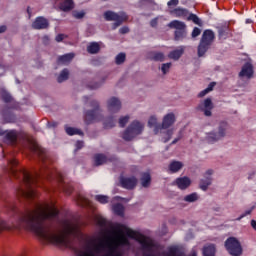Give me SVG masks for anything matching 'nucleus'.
<instances>
[{
	"label": "nucleus",
	"instance_id": "f257e3e1",
	"mask_svg": "<svg viewBox=\"0 0 256 256\" xmlns=\"http://www.w3.org/2000/svg\"><path fill=\"white\" fill-rule=\"evenodd\" d=\"M34 207L18 214V223L13 225L14 229L32 231L43 243L69 247L71 237L79 235V226L69 220L62 221V229L55 224V219L59 217L55 205L35 203Z\"/></svg>",
	"mask_w": 256,
	"mask_h": 256
},
{
	"label": "nucleus",
	"instance_id": "f03ea898",
	"mask_svg": "<svg viewBox=\"0 0 256 256\" xmlns=\"http://www.w3.org/2000/svg\"><path fill=\"white\" fill-rule=\"evenodd\" d=\"M129 245V227L123 225H116L110 232L108 239L99 240V243H95V240H90L84 247V250H77V256H99L105 249L108 252L104 256H123L119 252V247Z\"/></svg>",
	"mask_w": 256,
	"mask_h": 256
},
{
	"label": "nucleus",
	"instance_id": "7ed1b4c3",
	"mask_svg": "<svg viewBox=\"0 0 256 256\" xmlns=\"http://www.w3.org/2000/svg\"><path fill=\"white\" fill-rule=\"evenodd\" d=\"M8 173L14 179H17L21 186L16 189V195L19 199H28V201H33L39 197V192L35 189L39 179L43 177H53L50 172L44 174L43 172H34L33 174L27 171L25 168H17L19 162L15 159L8 161Z\"/></svg>",
	"mask_w": 256,
	"mask_h": 256
},
{
	"label": "nucleus",
	"instance_id": "20e7f679",
	"mask_svg": "<svg viewBox=\"0 0 256 256\" xmlns=\"http://www.w3.org/2000/svg\"><path fill=\"white\" fill-rule=\"evenodd\" d=\"M89 107H91L92 110H87L84 113V121L86 125H91V123H95V121H101L103 119V114H101L99 102L97 100H91L89 102Z\"/></svg>",
	"mask_w": 256,
	"mask_h": 256
},
{
	"label": "nucleus",
	"instance_id": "39448f33",
	"mask_svg": "<svg viewBox=\"0 0 256 256\" xmlns=\"http://www.w3.org/2000/svg\"><path fill=\"white\" fill-rule=\"evenodd\" d=\"M215 40V33L211 30H205L203 32L202 38L198 45V57H203Z\"/></svg>",
	"mask_w": 256,
	"mask_h": 256
},
{
	"label": "nucleus",
	"instance_id": "423d86ee",
	"mask_svg": "<svg viewBox=\"0 0 256 256\" xmlns=\"http://www.w3.org/2000/svg\"><path fill=\"white\" fill-rule=\"evenodd\" d=\"M4 139L10 145H17V139H22V141H29V134L23 130H9L5 131Z\"/></svg>",
	"mask_w": 256,
	"mask_h": 256
},
{
	"label": "nucleus",
	"instance_id": "0eeeda50",
	"mask_svg": "<svg viewBox=\"0 0 256 256\" xmlns=\"http://www.w3.org/2000/svg\"><path fill=\"white\" fill-rule=\"evenodd\" d=\"M104 19L105 21H115L112 24V29H117V27H120V25H123V22L127 19V16L123 12L119 14L111 10H108L104 12Z\"/></svg>",
	"mask_w": 256,
	"mask_h": 256
},
{
	"label": "nucleus",
	"instance_id": "6e6552de",
	"mask_svg": "<svg viewBox=\"0 0 256 256\" xmlns=\"http://www.w3.org/2000/svg\"><path fill=\"white\" fill-rule=\"evenodd\" d=\"M227 129H229V124L227 122H221L218 127L217 133H209L206 136V140L208 143H215V141H219L223 139L225 135H227Z\"/></svg>",
	"mask_w": 256,
	"mask_h": 256
},
{
	"label": "nucleus",
	"instance_id": "1a4fd4ad",
	"mask_svg": "<svg viewBox=\"0 0 256 256\" xmlns=\"http://www.w3.org/2000/svg\"><path fill=\"white\" fill-rule=\"evenodd\" d=\"M225 247L230 253V255L233 256H240L243 253V248L241 247V243H239V240L236 238L230 237L225 242Z\"/></svg>",
	"mask_w": 256,
	"mask_h": 256
},
{
	"label": "nucleus",
	"instance_id": "9d476101",
	"mask_svg": "<svg viewBox=\"0 0 256 256\" xmlns=\"http://www.w3.org/2000/svg\"><path fill=\"white\" fill-rule=\"evenodd\" d=\"M31 151L34 155H36L37 158L42 161V163L47 167V161H49V153L47 150L43 147H41L39 144L33 142L31 144Z\"/></svg>",
	"mask_w": 256,
	"mask_h": 256
},
{
	"label": "nucleus",
	"instance_id": "9b49d317",
	"mask_svg": "<svg viewBox=\"0 0 256 256\" xmlns=\"http://www.w3.org/2000/svg\"><path fill=\"white\" fill-rule=\"evenodd\" d=\"M145 129V124L139 121H133L129 127V139H135L137 135H141Z\"/></svg>",
	"mask_w": 256,
	"mask_h": 256
},
{
	"label": "nucleus",
	"instance_id": "f8f14e48",
	"mask_svg": "<svg viewBox=\"0 0 256 256\" xmlns=\"http://www.w3.org/2000/svg\"><path fill=\"white\" fill-rule=\"evenodd\" d=\"M213 101L211 98H207L198 105V110L204 113L205 117H211L213 113Z\"/></svg>",
	"mask_w": 256,
	"mask_h": 256
},
{
	"label": "nucleus",
	"instance_id": "ddd939ff",
	"mask_svg": "<svg viewBox=\"0 0 256 256\" xmlns=\"http://www.w3.org/2000/svg\"><path fill=\"white\" fill-rule=\"evenodd\" d=\"M176 121L177 118L175 117L174 113L166 114L162 119V124L159 126L160 131H163V129H169V127H173Z\"/></svg>",
	"mask_w": 256,
	"mask_h": 256
},
{
	"label": "nucleus",
	"instance_id": "4468645a",
	"mask_svg": "<svg viewBox=\"0 0 256 256\" xmlns=\"http://www.w3.org/2000/svg\"><path fill=\"white\" fill-rule=\"evenodd\" d=\"M107 109L109 113H118L121 111V100L117 97H112L107 102Z\"/></svg>",
	"mask_w": 256,
	"mask_h": 256
},
{
	"label": "nucleus",
	"instance_id": "2eb2a0df",
	"mask_svg": "<svg viewBox=\"0 0 256 256\" xmlns=\"http://www.w3.org/2000/svg\"><path fill=\"white\" fill-rule=\"evenodd\" d=\"M32 27L36 30L48 29L49 28V20H47L43 16H39L32 23Z\"/></svg>",
	"mask_w": 256,
	"mask_h": 256
},
{
	"label": "nucleus",
	"instance_id": "dca6fc26",
	"mask_svg": "<svg viewBox=\"0 0 256 256\" xmlns=\"http://www.w3.org/2000/svg\"><path fill=\"white\" fill-rule=\"evenodd\" d=\"M55 3H58L59 9L65 13L71 11L75 7L73 0H55Z\"/></svg>",
	"mask_w": 256,
	"mask_h": 256
},
{
	"label": "nucleus",
	"instance_id": "f3484780",
	"mask_svg": "<svg viewBox=\"0 0 256 256\" xmlns=\"http://www.w3.org/2000/svg\"><path fill=\"white\" fill-rule=\"evenodd\" d=\"M170 14L173 15V17H178L180 19H186V17H189V10L181 7H177L173 10H170Z\"/></svg>",
	"mask_w": 256,
	"mask_h": 256
},
{
	"label": "nucleus",
	"instance_id": "a211bd4d",
	"mask_svg": "<svg viewBox=\"0 0 256 256\" xmlns=\"http://www.w3.org/2000/svg\"><path fill=\"white\" fill-rule=\"evenodd\" d=\"M175 185H177L178 189L185 190L191 185V179L189 177H180L175 180Z\"/></svg>",
	"mask_w": 256,
	"mask_h": 256
},
{
	"label": "nucleus",
	"instance_id": "6ab92c4d",
	"mask_svg": "<svg viewBox=\"0 0 256 256\" xmlns=\"http://www.w3.org/2000/svg\"><path fill=\"white\" fill-rule=\"evenodd\" d=\"M56 176L58 177V180L60 181V183H62V191H64V193L66 195H71V193H73V185L71 184H66L63 180V174L57 172Z\"/></svg>",
	"mask_w": 256,
	"mask_h": 256
},
{
	"label": "nucleus",
	"instance_id": "aec40b11",
	"mask_svg": "<svg viewBox=\"0 0 256 256\" xmlns=\"http://www.w3.org/2000/svg\"><path fill=\"white\" fill-rule=\"evenodd\" d=\"M240 77H247L248 79L253 77V65H251V63L247 62L244 64L240 72Z\"/></svg>",
	"mask_w": 256,
	"mask_h": 256
},
{
	"label": "nucleus",
	"instance_id": "412c9836",
	"mask_svg": "<svg viewBox=\"0 0 256 256\" xmlns=\"http://www.w3.org/2000/svg\"><path fill=\"white\" fill-rule=\"evenodd\" d=\"M74 58H75V53L64 54L58 57L57 63L58 65H67L71 63V61H73Z\"/></svg>",
	"mask_w": 256,
	"mask_h": 256
},
{
	"label": "nucleus",
	"instance_id": "4be33fe9",
	"mask_svg": "<svg viewBox=\"0 0 256 256\" xmlns=\"http://www.w3.org/2000/svg\"><path fill=\"white\" fill-rule=\"evenodd\" d=\"M149 127H154V133L155 135H158V133H161V124H159L157 118L155 116H151L148 120Z\"/></svg>",
	"mask_w": 256,
	"mask_h": 256
},
{
	"label": "nucleus",
	"instance_id": "5701e85b",
	"mask_svg": "<svg viewBox=\"0 0 256 256\" xmlns=\"http://www.w3.org/2000/svg\"><path fill=\"white\" fill-rule=\"evenodd\" d=\"M101 51V45L98 42H90L87 46V53L90 55H97Z\"/></svg>",
	"mask_w": 256,
	"mask_h": 256
},
{
	"label": "nucleus",
	"instance_id": "b1692460",
	"mask_svg": "<svg viewBox=\"0 0 256 256\" xmlns=\"http://www.w3.org/2000/svg\"><path fill=\"white\" fill-rule=\"evenodd\" d=\"M185 52V48L183 46H180L178 49L170 52L169 58L174 59V61H178V59H181V55Z\"/></svg>",
	"mask_w": 256,
	"mask_h": 256
},
{
	"label": "nucleus",
	"instance_id": "393cba45",
	"mask_svg": "<svg viewBox=\"0 0 256 256\" xmlns=\"http://www.w3.org/2000/svg\"><path fill=\"white\" fill-rule=\"evenodd\" d=\"M106 162H107V156H105V154H95L94 155V165H95V167L105 165Z\"/></svg>",
	"mask_w": 256,
	"mask_h": 256
},
{
	"label": "nucleus",
	"instance_id": "a878e982",
	"mask_svg": "<svg viewBox=\"0 0 256 256\" xmlns=\"http://www.w3.org/2000/svg\"><path fill=\"white\" fill-rule=\"evenodd\" d=\"M147 57L151 61H165V55L161 52H149Z\"/></svg>",
	"mask_w": 256,
	"mask_h": 256
},
{
	"label": "nucleus",
	"instance_id": "bb28decb",
	"mask_svg": "<svg viewBox=\"0 0 256 256\" xmlns=\"http://www.w3.org/2000/svg\"><path fill=\"white\" fill-rule=\"evenodd\" d=\"M112 211L115 215H118V217H123L125 215V207L121 203L114 204L112 206Z\"/></svg>",
	"mask_w": 256,
	"mask_h": 256
},
{
	"label": "nucleus",
	"instance_id": "cd10ccee",
	"mask_svg": "<svg viewBox=\"0 0 256 256\" xmlns=\"http://www.w3.org/2000/svg\"><path fill=\"white\" fill-rule=\"evenodd\" d=\"M183 169V162L180 161H172L169 165V170L171 173H177Z\"/></svg>",
	"mask_w": 256,
	"mask_h": 256
},
{
	"label": "nucleus",
	"instance_id": "c85d7f7f",
	"mask_svg": "<svg viewBox=\"0 0 256 256\" xmlns=\"http://www.w3.org/2000/svg\"><path fill=\"white\" fill-rule=\"evenodd\" d=\"M9 108H5L2 111V117L6 123H13L15 121V115L8 110Z\"/></svg>",
	"mask_w": 256,
	"mask_h": 256
},
{
	"label": "nucleus",
	"instance_id": "c756f323",
	"mask_svg": "<svg viewBox=\"0 0 256 256\" xmlns=\"http://www.w3.org/2000/svg\"><path fill=\"white\" fill-rule=\"evenodd\" d=\"M142 187L147 189L151 186V174L149 173H143L142 177L140 179Z\"/></svg>",
	"mask_w": 256,
	"mask_h": 256
},
{
	"label": "nucleus",
	"instance_id": "7c9ffc66",
	"mask_svg": "<svg viewBox=\"0 0 256 256\" xmlns=\"http://www.w3.org/2000/svg\"><path fill=\"white\" fill-rule=\"evenodd\" d=\"M169 27L171 29H176V31H183L185 30L186 25L179 20H173L169 23Z\"/></svg>",
	"mask_w": 256,
	"mask_h": 256
},
{
	"label": "nucleus",
	"instance_id": "2f4dec72",
	"mask_svg": "<svg viewBox=\"0 0 256 256\" xmlns=\"http://www.w3.org/2000/svg\"><path fill=\"white\" fill-rule=\"evenodd\" d=\"M69 79V69L65 68L60 72V75L57 78L58 83H63Z\"/></svg>",
	"mask_w": 256,
	"mask_h": 256
},
{
	"label": "nucleus",
	"instance_id": "473e14b6",
	"mask_svg": "<svg viewBox=\"0 0 256 256\" xmlns=\"http://www.w3.org/2000/svg\"><path fill=\"white\" fill-rule=\"evenodd\" d=\"M65 131H66L67 135H70V136L83 135V131H81L80 129L69 127V126L65 127Z\"/></svg>",
	"mask_w": 256,
	"mask_h": 256
},
{
	"label": "nucleus",
	"instance_id": "72a5a7b5",
	"mask_svg": "<svg viewBox=\"0 0 256 256\" xmlns=\"http://www.w3.org/2000/svg\"><path fill=\"white\" fill-rule=\"evenodd\" d=\"M211 177H206L205 179H202L200 181V189H202V191H207V189H209V185H211Z\"/></svg>",
	"mask_w": 256,
	"mask_h": 256
},
{
	"label": "nucleus",
	"instance_id": "f704fd0d",
	"mask_svg": "<svg viewBox=\"0 0 256 256\" xmlns=\"http://www.w3.org/2000/svg\"><path fill=\"white\" fill-rule=\"evenodd\" d=\"M1 98L4 103H13V96H11V94L6 90H2Z\"/></svg>",
	"mask_w": 256,
	"mask_h": 256
},
{
	"label": "nucleus",
	"instance_id": "c9c22d12",
	"mask_svg": "<svg viewBox=\"0 0 256 256\" xmlns=\"http://www.w3.org/2000/svg\"><path fill=\"white\" fill-rule=\"evenodd\" d=\"M163 256H179V248L170 247L167 252H162Z\"/></svg>",
	"mask_w": 256,
	"mask_h": 256
},
{
	"label": "nucleus",
	"instance_id": "e433bc0d",
	"mask_svg": "<svg viewBox=\"0 0 256 256\" xmlns=\"http://www.w3.org/2000/svg\"><path fill=\"white\" fill-rule=\"evenodd\" d=\"M203 254L205 256H215V245H208L204 247Z\"/></svg>",
	"mask_w": 256,
	"mask_h": 256
},
{
	"label": "nucleus",
	"instance_id": "4c0bfd02",
	"mask_svg": "<svg viewBox=\"0 0 256 256\" xmlns=\"http://www.w3.org/2000/svg\"><path fill=\"white\" fill-rule=\"evenodd\" d=\"M95 201L98 203H101L102 205H107L109 203V196L107 195H96L95 196Z\"/></svg>",
	"mask_w": 256,
	"mask_h": 256
},
{
	"label": "nucleus",
	"instance_id": "58836bf2",
	"mask_svg": "<svg viewBox=\"0 0 256 256\" xmlns=\"http://www.w3.org/2000/svg\"><path fill=\"white\" fill-rule=\"evenodd\" d=\"M114 126H115V118L109 117L104 121L105 129H113Z\"/></svg>",
	"mask_w": 256,
	"mask_h": 256
},
{
	"label": "nucleus",
	"instance_id": "ea45409f",
	"mask_svg": "<svg viewBox=\"0 0 256 256\" xmlns=\"http://www.w3.org/2000/svg\"><path fill=\"white\" fill-rule=\"evenodd\" d=\"M125 59H127V56L125 55V53L123 52L119 53L115 58L116 65H123V63H125Z\"/></svg>",
	"mask_w": 256,
	"mask_h": 256
},
{
	"label": "nucleus",
	"instance_id": "a19ab883",
	"mask_svg": "<svg viewBox=\"0 0 256 256\" xmlns=\"http://www.w3.org/2000/svg\"><path fill=\"white\" fill-rule=\"evenodd\" d=\"M11 229H13V226H10L9 224H7V222H5V220L0 218V232L11 231Z\"/></svg>",
	"mask_w": 256,
	"mask_h": 256
},
{
	"label": "nucleus",
	"instance_id": "79ce46f5",
	"mask_svg": "<svg viewBox=\"0 0 256 256\" xmlns=\"http://www.w3.org/2000/svg\"><path fill=\"white\" fill-rule=\"evenodd\" d=\"M187 20L188 21H193V23H195V25H201V20L195 14H188Z\"/></svg>",
	"mask_w": 256,
	"mask_h": 256
},
{
	"label": "nucleus",
	"instance_id": "37998d69",
	"mask_svg": "<svg viewBox=\"0 0 256 256\" xmlns=\"http://www.w3.org/2000/svg\"><path fill=\"white\" fill-rule=\"evenodd\" d=\"M175 133V129L171 128L166 131V137L163 138V143H167L168 141H171V137H173V134Z\"/></svg>",
	"mask_w": 256,
	"mask_h": 256
},
{
	"label": "nucleus",
	"instance_id": "c03bdc74",
	"mask_svg": "<svg viewBox=\"0 0 256 256\" xmlns=\"http://www.w3.org/2000/svg\"><path fill=\"white\" fill-rule=\"evenodd\" d=\"M199 197L197 196V193H192L190 195L185 196L184 200L187 201L188 203H193L197 201Z\"/></svg>",
	"mask_w": 256,
	"mask_h": 256
},
{
	"label": "nucleus",
	"instance_id": "a18cd8bd",
	"mask_svg": "<svg viewBox=\"0 0 256 256\" xmlns=\"http://www.w3.org/2000/svg\"><path fill=\"white\" fill-rule=\"evenodd\" d=\"M120 185L124 189H129V178H125L123 176H120Z\"/></svg>",
	"mask_w": 256,
	"mask_h": 256
},
{
	"label": "nucleus",
	"instance_id": "49530a36",
	"mask_svg": "<svg viewBox=\"0 0 256 256\" xmlns=\"http://www.w3.org/2000/svg\"><path fill=\"white\" fill-rule=\"evenodd\" d=\"M185 37V30H176L175 31V40L179 41Z\"/></svg>",
	"mask_w": 256,
	"mask_h": 256
},
{
	"label": "nucleus",
	"instance_id": "de8ad7c7",
	"mask_svg": "<svg viewBox=\"0 0 256 256\" xmlns=\"http://www.w3.org/2000/svg\"><path fill=\"white\" fill-rule=\"evenodd\" d=\"M119 127H125V125L127 124V123H129V115H126V116H124V117H121L120 119H119Z\"/></svg>",
	"mask_w": 256,
	"mask_h": 256
},
{
	"label": "nucleus",
	"instance_id": "09e8293b",
	"mask_svg": "<svg viewBox=\"0 0 256 256\" xmlns=\"http://www.w3.org/2000/svg\"><path fill=\"white\" fill-rule=\"evenodd\" d=\"M169 69H171V63L162 64L161 71L164 75H167V73H169Z\"/></svg>",
	"mask_w": 256,
	"mask_h": 256
},
{
	"label": "nucleus",
	"instance_id": "8fccbe9b",
	"mask_svg": "<svg viewBox=\"0 0 256 256\" xmlns=\"http://www.w3.org/2000/svg\"><path fill=\"white\" fill-rule=\"evenodd\" d=\"M105 81H107V76L102 78L101 82H97L93 85H89L90 89H99V87L101 86L102 83H105Z\"/></svg>",
	"mask_w": 256,
	"mask_h": 256
},
{
	"label": "nucleus",
	"instance_id": "3c124183",
	"mask_svg": "<svg viewBox=\"0 0 256 256\" xmlns=\"http://www.w3.org/2000/svg\"><path fill=\"white\" fill-rule=\"evenodd\" d=\"M136 186H137V178L130 177L129 178V189H133Z\"/></svg>",
	"mask_w": 256,
	"mask_h": 256
},
{
	"label": "nucleus",
	"instance_id": "603ef678",
	"mask_svg": "<svg viewBox=\"0 0 256 256\" xmlns=\"http://www.w3.org/2000/svg\"><path fill=\"white\" fill-rule=\"evenodd\" d=\"M73 16L75 17V19H83L85 17V12H74Z\"/></svg>",
	"mask_w": 256,
	"mask_h": 256
},
{
	"label": "nucleus",
	"instance_id": "864d4df0",
	"mask_svg": "<svg viewBox=\"0 0 256 256\" xmlns=\"http://www.w3.org/2000/svg\"><path fill=\"white\" fill-rule=\"evenodd\" d=\"M199 35H201V29H199L198 27H195L192 31V37H199Z\"/></svg>",
	"mask_w": 256,
	"mask_h": 256
},
{
	"label": "nucleus",
	"instance_id": "5fc2aeb1",
	"mask_svg": "<svg viewBox=\"0 0 256 256\" xmlns=\"http://www.w3.org/2000/svg\"><path fill=\"white\" fill-rule=\"evenodd\" d=\"M122 139H124V141H129V128H126L123 132Z\"/></svg>",
	"mask_w": 256,
	"mask_h": 256
},
{
	"label": "nucleus",
	"instance_id": "6e6d98bb",
	"mask_svg": "<svg viewBox=\"0 0 256 256\" xmlns=\"http://www.w3.org/2000/svg\"><path fill=\"white\" fill-rule=\"evenodd\" d=\"M168 7H177L179 5V0H170L167 3Z\"/></svg>",
	"mask_w": 256,
	"mask_h": 256
},
{
	"label": "nucleus",
	"instance_id": "4d7b16f0",
	"mask_svg": "<svg viewBox=\"0 0 256 256\" xmlns=\"http://www.w3.org/2000/svg\"><path fill=\"white\" fill-rule=\"evenodd\" d=\"M253 209L247 210L244 214H242L239 218H237V221H241L243 217H247V215H251Z\"/></svg>",
	"mask_w": 256,
	"mask_h": 256
},
{
	"label": "nucleus",
	"instance_id": "13d9d810",
	"mask_svg": "<svg viewBox=\"0 0 256 256\" xmlns=\"http://www.w3.org/2000/svg\"><path fill=\"white\" fill-rule=\"evenodd\" d=\"M98 225L100 227H105L107 225V220L105 218L98 219Z\"/></svg>",
	"mask_w": 256,
	"mask_h": 256
},
{
	"label": "nucleus",
	"instance_id": "bf43d9fd",
	"mask_svg": "<svg viewBox=\"0 0 256 256\" xmlns=\"http://www.w3.org/2000/svg\"><path fill=\"white\" fill-rule=\"evenodd\" d=\"M84 142L81 140H78L76 142V151H79V149H83Z\"/></svg>",
	"mask_w": 256,
	"mask_h": 256
},
{
	"label": "nucleus",
	"instance_id": "052dcab7",
	"mask_svg": "<svg viewBox=\"0 0 256 256\" xmlns=\"http://www.w3.org/2000/svg\"><path fill=\"white\" fill-rule=\"evenodd\" d=\"M63 39H65V35L63 34H58L55 38V40L57 41V43H61V41H63Z\"/></svg>",
	"mask_w": 256,
	"mask_h": 256
},
{
	"label": "nucleus",
	"instance_id": "680f3d73",
	"mask_svg": "<svg viewBox=\"0 0 256 256\" xmlns=\"http://www.w3.org/2000/svg\"><path fill=\"white\" fill-rule=\"evenodd\" d=\"M119 32L122 35H125V33H129V27H122V28L119 29Z\"/></svg>",
	"mask_w": 256,
	"mask_h": 256
},
{
	"label": "nucleus",
	"instance_id": "e2e57ef3",
	"mask_svg": "<svg viewBox=\"0 0 256 256\" xmlns=\"http://www.w3.org/2000/svg\"><path fill=\"white\" fill-rule=\"evenodd\" d=\"M213 87H215V82L210 83L209 86L206 88L208 90V93H210V91H213Z\"/></svg>",
	"mask_w": 256,
	"mask_h": 256
},
{
	"label": "nucleus",
	"instance_id": "0e129e2a",
	"mask_svg": "<svg viewBox=\"0 0 256 256\" xmlns=\"http://www.w3.org/2000/svg\"><path fill=\"white\" fill-rule=\"evenodd\" d=\"M207 93H209V92H208L207 89H205V90L201 91V92L198 94V97H205V95H207Z\"/></svg>",
	"mask_w": 256,
	"mask_h": 256
},
{
	"label": "nucleus",
	"instance_id": "69168bd1",
	"mask_svg": "<svg viewBox=\"0 0 256 256\" xmlns=\"http://www.w3.org/2000/svg\"><path fill=\"white\" fill-rule=\"evenodd\" d=\"M150 25H151V27H157V18L151 20Z\"/></svg>",
	"mask_w": 256,
	"mask_h": 256
},
{
	"label": "nucleus",
	"instance_id": "338daca9",
	"mask_svg": "<svg viewBox=\"0 0 256 256\" xmlns=\"http://www.w3.org/2000/svg\"><path fill=\"white\" fill-rule=\"evenodd\" d=\"M9 209H10V211H12V213H19V211L17 210V208L15 206H10Z\"/></svg>",
	"mask_w": 256,
	"mask_h": 256
},
{
	"label": "nucleus",
	"instance_id": "774afa93",
	"mask_svg": "<svg viewBox=\"0 0 256 256\" xmlns=\"http://www.w3.org/2000/svg\"><path fill=\"white\" fill-rule=\"evenodd\" d=\"M7 31V26L2 25L0 26V33H5Z\"/></svg>",
	"mask_w": 256,
	"mask_h": 256
}]
</instances>
